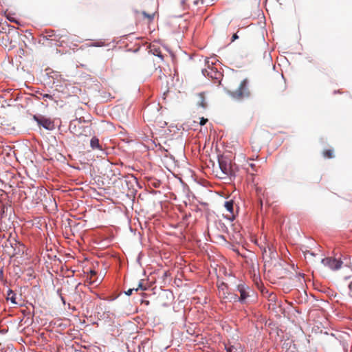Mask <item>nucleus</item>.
Masks as SVG:
<instances>
[{
    "instance_id": "obj_24",
    "label": "nucleus",
    "mask_w": 352,
    "mask_h": 352,
    "mask_svg": "<svg viewBox=\"0 0 352 352\" xmlns=\"http://www.w3.org/2000/svg\"><path fill=\"white\" fill-rule=\"evenodd\" d=\"M249 166L252 168V171H255V172L257 171V170L256 168V166H255V164L254 163H250L249 164Z\"/></svg>"
},
{
    "instance_id": "obj_31",
    "label": "nucleus",
    "mask_w": 352,
    "mask_h": 352,
    "mask_svg": "<svg viewBox=\"0 0 352 352\" xmlns=\"http://www.w3.org/2000/svg\"><path fill=\"white\" fill-rule=\"evenodd\" d=\"M158 56L161 57L162 58V54H157Z\"/></svg>"
},
{
    "instance_id": "obj_18",
    "label": "nucleus",
    "mask_w": 352,
    "mask_h": 352,
    "mask_svg": "<svg viewBox=\"0 0 352 352\" xmlns=\"http://www.w3.org/2000/svg\"><path fill=\"white\" fill-rule=\"evenodd\" d=\"M142 289V290H145L146 288L145 287H143V285H142V283H139L138 285V287L137 288H132V289H128L126 292H125V294L127 295V296H130L132 294V292L133 290H135V291H138V289Z\"/></svg>"
},
{
    "instance_id": "obj_10",
    "label": "nucleus",
    "mask_w": 352,
    "mask_h": 352,
    "mask_svg": "<svg viewBox=\"0 0 352 352\" xmlns=\"http://www.w3.org/2000/svg\"><path fill=\"white\" fill-rule=\"evenodd\" d=\"M197 104L203 109H206L208 107V104L206 102L205 92H200V93L197 94Z\"/></svg>"
},
{
    "instance_id": "obj_16",
    "label": "nucleus",
    "mask_w": 352,
    "mask_h": 352,
    "mask_svg": "<svg viewBox=\"0 0 352 352\" xmlns=\"http://www.w3.org/2000/svg\"><path fill=\"white\" fill-rule=\"evenodd\" d=\"M322 155L324 158L331 159L334 157L333 149H326L322 151Z\"/></svg>"
},
{
    "instance_id": "obj_1",
    "label": "nucleus",
    "mask_w": 352,
    "mask_h": 352,
    "mask_svg": "<svg viewBox=\"0 0 352 352\" xmlns=\"http://www.w3.org/2000/svg\"><path fill=\"white\" fill-rule=\"evenodd\" d=\"M219 166L221 169V175L219 177L222 179L234 178L236 177V166L235 164H232V161L224 156L218 157Z\"/></svg>"
},
{
    "instance_id": "obj_29",
    "label": "nucleus",
    "mask_w": 352,
    "mask_h": 352,
    "mask_svg": "<svg viewBox=\"0 0 352 352\" xmlns=\"http://www.w3.org/2000/svg\"><path fill=\"white\" fill-rule=\"evenodd\" d=\"M61 300L63 301V304H65V298L63 296H61Z\"/></svg>"
},
{
    "instance_id": "obj_11",
    "label": "nucleus",
    "mask_w": 352,
    "mask_h": 352,
    "mask_svg": "<svg viewBox=\"0 0 352 352\" xmlns=\"http://www.w3.org/2000/svg\"><path fill=\"white\" fill-rule=\"evenodd\" d=\"M90 146L92 149L102 150V146L100 144L99 140L96 136H94L90 141Z\"/></svg>"
},
{
    "instance_id": "obj_33",
    "label": "nucleus",
    "mask_w": 352,
    "mask_h": 352,
    "mask_svg": "<svg viewBox=\"0 0 352 352\" xmlns=\"http://www.w3.org/2000/svg\"><path fill=\"white\" fill-rule=\"evenodd\" d=\"M79 352H82V351H79Z\"/></svg>"
},
{
    "instance_id": "obj_12",
    "label": "nucleus",
    "mask_w": 352,
    "mask_h": 352,
    "mask_svg": "<svg viewBox=\"0 0 352 352\" xmlns=\"http://www.w3.org/2000/svg\"><path fill=\"white\" fill-rule=\"evenodd\" d=\"M202 72L205 76L206 75L205 72H207L208 76H210L211 78H214L216 79H219L222 76L220 72L214 71L212 68L210 69V72H208L207 70H203Z\"/></svg>"
},
{
    "instance_id": "obj_26",
    "label": "nucleus",
    "mask_w": 352,
    "mask_h": 352,
    "mask_svg": "<svg viewBox=\"0 0 352 352\" xmlns=\"http://www.w3.org/2000/svg\"><path fill=\"white\" fill-rule=\"evenodd\" d=\"M349 294L352 297V282L349 285Z\"/></svg>"
},
{
    "instance_id": "obj_30",
    "label": "nucleus",
    "mask_w": 352,
    "mask_h": 352,
    "mask_svg": "<svg viewBox=\"0 0 352 352\" xmlns=\"http://www.w3.org/2000/svg\"><path fill=\"white\" fill-rule=\"evenodd\" d=\"M8 19L11 21H14V22H16V21L14 19H13L12 18H8Z\"/></svg>"
},
{
    "instance_id": "obj_7",
    "label": "nucleus",
    "mask_w": 352,
    "mask_h": 352,
    "mask_svg": "<svg viewBox=\"0 0 352 352\" xmlns=\"http://www.w3.org/2000/svg\"><path fill=\"white\" fill-rule=\"evenodd\" d=\"M136 19L139 21H144L146 24L149 25L154 20L155 13H146L145 11H136Z\"/></svg>"
},
{
    "instance_id": "obj_13",
    "label": "nucleus",
    "mask_w": 352,
    "mask_h": 352,
    "mask_svg": "<svg viewBox=\"0 0 352 352\" xmlns=\"http://www.w3.org/2000/svg\"><path fill=\"white\" fill-rule=\"evenodd\" d=\"M276 253L270 247L267 248V250L266 248H264L263 252V256L265 257H269V258H274Z\"/></svg>"
},
{
    "instance_id": "obj_23",
    "label": "nucleus",
    "mask_w": 352,
    "mask_h": 352,
    "mask_svg": "<svg viewBox=\"0 0 352 352\" xmlns=\"http://www.w3.org/2000/svg\"><path fill=\"white\" fill-rule=\"evenodd\" d=\"M151 184L155 187V188H159L160 184H161V182L160 181H155L153 183H151Z\"/></svg>"
},
{
    "instance_id": "obj_9",
    "label": "nucleus",
    "mask_w": 352,
    "mask_h": 352,
    "mask_svg": "<svg viewBox=\"0 0 352 352\" xmlns=\"http://www.w3.org/2000/svg\"><path fill=\"white\" fill-rule=\"evenodd\" d=\"M34 119L36 120L37 123L40 126H42L43 128H45L46 129L51 130L54 127L53 122L49 119H47L45 118H36V116H34Z\"/></svg>"
},
{
    "instance_id": "obj_15",
    "label": "nucleus",
    "mask_w": 352,
    "mask_h": 352,
    "mask_svg": "<svg viewBox=\"0 0 352 352\" xmlns=\"http://www.w3.org/2000/svg\"><path fill=\"white\" fill-rule=\"evenodd\" d=\"M7 299L10 300L12 303L16 304V294L13 291L9 289L7 294Z\"/></svg>"
},
{
    "instance_id": "obj_22",
    "label": "nucleus",
    "mask_w": 352,
    "mask_h": 352,
    "mask_svg": "<svg viewBox=\"0 0 352 352\" xmlns=\"http://www.w3.org/2000/svg\"><path fill=\"white\" fill-rule=\"evenodd\" d=\"M47 35L46 36V37L48 38V39H50L51 37H52L54 34V31L52 30L50 32H47ZM51 40H53L52 38H51Z\"/></svg>"
},
{
    "instance_id": "obj_4",
    "label": "nucleus",
    "mask_w": 352,
    "mask_h": 352,
    "mask_svg": "<svg viewBox=\"0 0 352 352\" xmlns=\"http://www.w3.org/2000/svg\"><path fill=\"white\" fill-rule=\"evenodd\" d=\"M219 297L225 302H237L238 296L228 291V285L221 282L218 285Z\"/></svg>"
},
{
    "instance_id": "obj_3",
    "label": "nucleus",
    "mask_w": 352,
    "mask_h": 352,
    "mask_svg": "<svg viewBox=\"0 0 352 352\" xmlns=\"http://www.w3.org/2000/svg\"><path fill=\"white\" fill-rule=\"evenodd\" d=\"M226 93L233 99L242 100L250 96V91L248 87V82L247 79L243 80L238 89L235 91H231L226 89Z\"/></svg>"
},
{
    "instance_id": "obj_25",
    "label": "nucleus",
    "mask_w": 352,
    "mask_h": 352,
    "mask_svg": "<svg viewBox=\"0 0 352 352\" xmlns=\"http://www.w3.org/2000/svg\"><path fill=\"white\" fill-rule=\"evenodd\" d=\"M252 148L254 151H258L261 149V146L256 144V145H252Z\"/></svg>"
},
{
    "instance_id": "obj_14",
    "label": "nucleus",
    "mask_w": 352,
    "mask_h": 352,
    "mask_svg": "<svg viewBox=\"0 0 352 352\" xmlns=\"http://www.w3.org/2000/svg\"><path fill=\"white\" fill-rule=\"evenodd\" d=\"M234 202L232 200L227 201L224 204V206L228 212L230 213V214L233 215L234 210Z\"/></svg>"
},
{
    "instance_id": "obj_8",
    "label": "nucleus",
    "mask_w": 352,
    "mask_h": 352,
    "mask_svg": "<svg viewBox=\"0 0 352 352\" xmlns=\"http://www.w3.org/2000/svg\"><path fill=\"white\" fill-rule=\"evenodd\" d=\"M322 263L324 266H327L333 270L339 269L342 265V261L331 257H327L322 259Z\"/></svg>"
},
{
    "instance_id": "obj_19",
    "label": "nucleus",
    "mask_w": 352,
    "mask_h": 352,
    "mask_svg": "<svg viewBox=\"0 0 352 352\" xmlns=\"http://www.w3.org/2000/svg\"><path fill=\"white\" fill-rule=\"evenodd\" d=\"M304 254H305V258H307L308 256V255H310V256H314L315 254L314 253H313L312 252H311L310 250H306L304 252Z\"/></svg>"
},
{
    "instance_id": "obj_32",
    "label": "nucleus",
    "mask_w": 352,
    "mask_h": 352,
    "mask_svg": "<svg viewBox=\"0 0 352 352\" xmlns=\"http://www.w3.org/2000/svg\"><path fill=\"white\" fill-rule=\"evenodd\" d=\"M181 3H184V1L182 0V1H181Z\"/></svg>"
},
{
    "instance_id": "obj_28",
    "label": "nucleus",
    "mask_w": 352,
    "mask_h": 352,
    "mask_svg": "<svg viewBox=\"0 0 352 352\" xmlns=\"http://www.w3.org/2000/svg\"><path fill=\"white\" fill-rule=\"evenodd\" d=\"M238 38V36L236 35V34H234L233 36H232V41H234L235 39H236Z\"/></svg>"
},
{
    "instance_id": "obj_27",
    "label": "nucleus",
    "mask_w": 352,
    "mask_h": 352,
    "mask_svg": "<svg viewBox=\"0 0 352 352\" xmlns=\"http://www.w3.org/2000/svg\"><path fill=\"white\" fill-rule=\"evenodd\" d=\"M43 98H46L52 99V96H50V95H49V94H44V95L43 96Z\"/></svg>"
},
{
    "instance_id": "obj_21",
    "label": "nucleus",
    "mask_w": 352,
    "mask_h": 352,
    "mask_svg": "<svg viewBox=\"0 0 352 352\" xmlns=\"http://www.w3.org/2000/svg\"><path fill=\"white\" fill-rule=\"evenodd\" d=\"M226 352H233V349H234L233 346H225Z\"/></svg>"
},
{
    "instance_id": "obj_6",
    "label": "nucleus",
    "mask_w": 352,
    "mask_h": 352,
    "mask_svg": "<svg viewBox=\"0 0 352 352\" xmlns=\"http://www.w3.org/2000/svg\"><path fill=\"white\" fill-rule=\"evenodd\" d=\"M236 291L240 294V296H238L237 302L239 301L244 303L247 298L250 296L251 289L249 286L244 283H239L236 285Z\"/></svg>"
},
{
    "instance_id": "obj_2",
    "label": "nucleus",
    "mask_w": 352,
    "mask_h": 352,
    "mask_svg": "<svg viewBox=\"0 0 352 352\" xmlns=\"http://www.w3.org/2000/svg\"><path fill=\"white\" fill-rule=\"evenodd\" d=\"M85 121L76 120L69 125V131L77 137H89L94 134L91 124L85 125Z\"/></svg>"
},
{
    "instance_id": "obj_34",
    "label": "nucleus",
    "mask_w": 352,
    "mask_h": 352,
    "mask_svg": "<svg viewBox=\"0 0 352 352\" xmlns=\"http://www.w3.org/2000/svg\"><path fill=\"white\" fill-rule=\"evenodd\" d=\"M79 352H82V351H79Z\"/></svg>"
},
{
    "instance_id": "obj_17",
    "label": "nucleus",
    "mask_w": 352,
    "mask_h": 352,
    "mask_svg": "<svg viewBox=\"0 0 352 352\" xmlns=\"http://www.w3.org/2000/svg\"><path fill=\"white\" fill-rule=\"evenodd\" d=\"M96 272L94 270L90 271L89 275L87 278V281L89 282V284L93 285L97 283V280H92L94 276H96Z\"/></svg>"
},
{
    "instance_id": "obj_5",
    "label": "nucleus",
    "mask_w": 352,
    "mask_h": 352,
    "mask_svg": "<svg viewBox=\"0 0 352 352\" xmlns=\"http://www.w3.org/2000/svg\"><path fill=\"white\" fill-rule=\"evenodd\" d=\"M5 251L10 256H14L23 252V245L14 241V243L7 241L4 245Z\"/></svg>"
},
{
    "instance_id": "obj_20",
    "label": "nucleus",
    "mask_w": 352,
    "mask_h": 352,
    "mask_svg": "<svg viewBox=\"0 0 352 352\" xmlns=\"http://www.w3.org/2000/svg\"><path fill=\"white\" fill-rule=\"evenodd\" d=\"M207 122H208V119L204 118H201L199 124L201 126H204L206 124V123Z\"/></svg>"
}]
</instances>
